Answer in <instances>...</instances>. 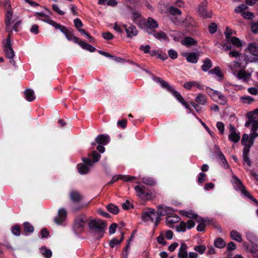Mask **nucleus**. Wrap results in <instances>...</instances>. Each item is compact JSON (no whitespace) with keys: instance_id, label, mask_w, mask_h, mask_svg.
Wrapping results in <instances>:
<instances>
[{"instance_id":"nucleus-28","label":"nucleus","mask_w":258,"mask_h":258,"mask_svg":"<svg viewBox=\"0 0 258 258\" xmlns=\"http://www.w3.org/2000/svg\"><path fill=\"white\" fill-rule=\"evenodd\" d=\"M100 154H99L96 151H93L91 154H89L88 155V157L91 159H92L91 162H92L93 164L94 163L97 162L100 158Z\"/></svg>"},{"instance_id":"nucleus-55","label":"nucleus","mask_w":258,"mask_h":258,"mask_svg":"<svg viewBox=\"0 0 258 258\" xmlns=\"http://www.w3.org/2000/svg\"><path fill=\"white\" fill-rule=\"evenodd\" d=\"M249 136L247 134H244L242 136L241 143L242 145L244 146V148H246L247 143H248Z\"/></svg>"},{"instance_id":"nucleus-38","label":"nucleus","mask_w":258,"mask_h":258,"mask_svg":"<svg viewBox=\"0 0 258 258\" xmlns=\"http://www.w3.org/2000/svg\"><path fill=\"white\" fill-rule=\"evenodd\" d=\"M153 35L157 39H163L164 40H166L167 39V36L166 34L164 32H163L161 31H158V32H156L155 31H153Z\"/></svg>"},{"instance_id":"nucleus-63","label":"nucleus","mask_w":258,"mask_h":258,"mask_svg":"<svg viewBox=\"0 0 258 258\" xmlns=\"http://www.w3.org/2000/svg\"><path fill=\"white\" fill-rule=\"evenodd\" d=\"M102 37L104 39L109 40H111L114 38V36L112 34L109 32H104L102 33Z\"/></svg>"},{"instance_id":"nucleus-1","label":"nucleus","mask_w":258,"mask_h":258,"mask_svg":"<svg viewBox=\"0 0 258 258\" xmlns=\"http://www.w3.org/2000/svg\"><path fill=\"white\" fill-rule=\"evenodd\" d=\"M90 232L98 238L103 237L107 224L105 221L99 219H91L88 222Z\"/></svg>"},{"instance_id":"nucleus-34","label":"nucleus","mask_w":258,"mask_h":258,"mask_svg":"<svg viewBox=\"0 0 258 258\" xmlns=\"http://www.w3.org/2000/svg\"><path fill=\"white\" fill-rule=\"evenodd\" d=\"M214 245L216 247H218L219 248H222L225 246L226 242L223 239H222L221 237H219L216 238L215 240Z\"/></svg>"},{"instance_id":"nucleus-46","label":"nucleus","mask_w":258,"mask_h":258,"mask_svg":"<svg viewBox=\"0 0 258 258\" xmlns=\"http://www.w3.org/2000/svg\"><path fill=\"white\" fill-rule=\"evenodd\" d=\"M133 19L134 22L137 24L140 25L141 23L142 19L141 15L138 13H134L133 14Z\"/></svg>"},{"instance_id":"nucleus-16","label":"nucleus","mask_w":258,"mask_h":258,"mask_svg":"<svg viewBox=\"0 0 258 258\" xmlns=\"http://www.w3.org/2000/svg\"><path fill=\"white\" fill-rule=\"evenodd\" d=\"M187 248V245L185 243H181L178 253V258H188Z\"/></svg>"},{"instance_id":"nucleus-40","label":"nucleus","mask_w":258,"mask_h":258,"mask_svg":"<svg viewBox=\"0 0 258 258\" xmlns=\"http://www.w3.org/2000/svg\"><path fill=\"white\" fill-rule=\"evenodd\" d=\"M106 208L109 212L113 214H117L119 212L118 208L113 204H110L107 206Z\"/></svg>"},{"instance_id":"nucleus-17","label":"nucleus","mask_w":258,"mask_h":258,"mask_svg":"<svg viewBox=\"0 0 258 258\" xmlns=\"http://www.w3.org/2000/svg\"><path fill=\"white\" fill-rule=\"evenodd\" d=\"M109 141V137L107 135H99L95 139V143H92L93 146L95 145L96 144L105 145Z\"/></svg>"},{"instance_id":"nucleus-3","label":"nucleus","mask_w":258,"mask_h":258,"mask_svg":"<svg viewBox=\"0 0 258 258\" xmlns=\"http://www.w3.org/2000/svg\"><path fill=\"white\" fill-rule=\"evenodd\" d=\"M84 163L79 164L78 169L80 173L87 174L89 171V168L93 166V163L89 158H83Z\"/></svg>"},{"instance_id":"nucleus-23","label":"nucleus","mask_w":258,"mask_h":258,"mask_svg":"<svg viewBox=\"0 0 258 258\" xmlns=\"http://www.w3.org/2000/svg\"><path fill=\"white\" fill-rule=\"evenodd\" d=\"M185 56L187 61L194 63L197 62L198 56L195 52L188 53Z\"/></svg>"},{"instance_id":"nucleus-58","label":"nucleus","mask_w":258,"mask_h":258,"mask_svg":"<svg viewBox=\"0 0 258 258\" xmlns=\"http://www.w3.org/2000/svg\"><path fill=\"white\" fill-rule=\"evenodd\" d=\"M56 29H58L62 32L64 35L69 31L65 26L61 25L59 24L56 23V25L54 26Z\"/></svg>"},{"instance_id":"nucleus-62","label":"nucleus","mask_w":258,"mask_h":258,"mask_svg":"<svg viewBox=\"0 0 258 258\" xmlns=\"http://www.w3.org/2000/svg\"><path fill=\"white\" fill-rule=\"evenodd\" d=\"M183 214L185 216L189 218L197 219V218H198V215H197L196 214L192 213L191 212H183Z\"/></svg>"},{"instance_id":"nucleus-8","label":"nucleus","mask_w":258,"mask_h":258,"mask_svg":"<svg viewBox=\"0 0 258 258\" xmlns=\"http://www.w3.org/2000/svg\"><path fill=\"white\" fill-rule=\"evenodd\" d=\"M67 215L66 210L63 208H61L58 210V216L54 218V222L57 224H61L65 221Z\"/></svg>"},{"instance_id":"nucleus-25","label":"nucleus","mask_w":258,"mask_h":258,"mask_svg":"<svg viewBox=\"0 0 258 258\" xmlns=\"http://www.w3.org/2000/svg\"><path fill=\"white\" fill-rule=\"evenodd\" d=\"M167 11L172 16H179L182 14L181 11L179 9L173 6H169L167 9Z\"/></svg>"},{"instance_id":"nucleus-4","label":"nucleus","mask_w":258,"mask_h":258,"mask_svg":"<svg viewBox=\"0 0 258 258\" xmlns=\"http://www.w3.org/2000/svg\"><path fill=\"white\" fill-rule=\"evenodd\" d=\"M87 221V217L85 215L77 216L74 221V228L75 229L83 228Z\"/></svg>"},{"instance_id":"nucleus-32","label":"nucleus","mask_w":258,"mask_h":258,"mask_svg":"<svg viewBox=\"0 0 258 258\" xmlns=\"http://www.w3.org/2000/svg\"><path fill=\"white\" fill-rule=\"evenodd\" d=\"M257 137H258V134L254 132H253V133L250 135L246 149H250V148L253 145L254 140Z\"/></svg>"},{"instance_id":"nucleus-53","label":"nucleus","mask_w":258,"mask_h":258,"mask_svg":"<svg viewBox=\"0 0 258 258\" xmlns=\"http://www.w3.org/2000/svg\"><path fill=\"white\" fill-rule=\"evenodd\" d=\"M206 247L205 245H197L194 247V250L201 254H203L206 251Z\"/></svg>"},{"instance_id":"nucleus-24","label":"nucleus","mask_w":258,"mask_h":258,"mask_svg":"<svg viewBox=\"0 0 258 258\" xmlns=\"http://www.w3.org/2000/svg\"><path fill=\"white\" fill-rule=\"evenodd\" d=\"M24 94L26 99L29 102H31L35 99L34 92L32 89H26L24 92Z\"/></svg>"},{"instance_id":"nucleus-13","label":"nucleus","mask_w":258,"mask_h":258,"mask_svg":"<svg viewBox=\"0 0 258 258\" xmlns=\"http://www.w3.org/2000/svg\"><path fill=\"white\" fill-rule=\"evenodd\" d=\"M199 14L204 18L212 17V13L211 11L207 9L206 5H200L198 10Z\"/></svg>"},{"instance_id":"nucleus-7","label":"nucleus","mask_w":258,"mask_h":258,"mask_svg":"<svg viewBox=\"0 0 258 258\" xmlns=\"http://www.w3.org/2000/svg\"><path fill=\"white\" fill-rule=\"evenodd\" d=\"M4 51L6 57L8 58H13L15 55V52L12 46V43H3Z\"/></svg>"},{"instance_id":"nucleus-45","label":"nucleus","mask_w":258,"mask_h":258,"mask_svg":"<svg viewBox=\"0 0 258 258\" xmlns=\"http://www.w3.org/2000/svg\"><path fill=\"white\" fill-rule=\"evenodd\" d=\"M147 24L150 28H156L158 27L157 22L151 18H148L147 20Z\"/></svg>"},{"instance_id":"nucleus-41","label":"nucleus","mask_w":258,"mask_h":258,"mask_svg":"<svg viewBox=\"0 0 258 258\" xmlns=\"http://www.w3.org/2000/svg\"><path fill=\"white\" fill-rule=\"evenodd\" d=\"M229 67L235 74L236 72V69H240L241 68V63L237 61H234L229 64Z\"/></svg>"},{"instance_id":"nucleus-48","label":"nucleus","mask_w":258,"mask_h":258,"mask_svg":"<svg viewBox=\"0 0 258 258\" xmlns=\"http://www.w3.org/2000/svg\"><path fill=\"white\" fill-rule=\"evenodd\" d=\"M186 229V223L184 221H181L179 225L177 226L176 230L177 232H185Z\"/></svg>"},{"instance_id":"nucleus-57","label":"nucleus","mask_w":258,"mask_h":258,"mask_svg":"<svg viewBox=\"0 0 258 258\" xmlns=\"http://www.w3.org/2000/svg\"><path fill=\"white\" fill-rule=\"evenodd\" d=\"M241 100L243 103L248 104L251 103L254 100L252 97L250 96L242 97H241Z\"/></svg>"},{"instance_id":"nucleus-15","label":"nucleus","mask_w":258,"mask_h":258,"mask_svg":"<svg viewBox=\"0 0 258 258\" xmlns=\"http://www.w3.org/2000/svg\"><path fill=\"white\" fill-rule=\"evenodd\" d=\"M173 212V210L169 207L160 206L158 207L157 214L159 216L168 215L172 214Z\"/></svg>"},{"instance_id":"nucleus-56","label":"nucleus","mask_w":258,"mask_h":258,"mask_svg":"<svg viewBox=\"0 0 258 258\" xmlns=\"http://www.w3.org/2000/svg\"><path fill=\"white\" fill-rule=\"evenodd\" d=\"M192 84L197 85V88L201 89L200 85L196 82H188L184 84L183 87L187 89H190L192 86Z\"/></svg>"},{"instance_id":"nucleus-37","label":"nucleus","mask_w":258,"mask_h":258,"mask_svg":"<svg viewBox=\"0 0 258 258\" xmlns=\"http://www.w3.org/2000/svg\"><path fill=\"white\" fill-rule=\"evenodd\" d=\"M142 181L148 185L153 186L156 184V182L154 179L150 177H145L142 178Z\"/></svg>"},{"instance_id":"nucleus-6","label":"nucleus","mask_w":258,"mask_h":258,"mask_svg":"<svg viewBox=\"0 0 258 258\" xmlns=\"http://www.w3.org/2000/svg\"><path fill=\"white\" fill-rule=\"evenodd\" d=\"M154 217H156L155 210L153 209H149L143 212L142 218L144 221L151 220L153 222Z\"/></svg>"},{"instance_id":"nucleus-51","label":"nucleus","mask_w":258,"mask_h":258,"mask_svg":"<svg viewBox=\"0 0 258 258\" xmlns=\"http://www.w3.org/2000/svg\"><path fill=\"white\" fill-rule=\"evenodd\" d=\"M119 179H121L124 181H130L136 179L137 178V177L135 176L126 175H119Z\"/></svg>"},{"instance_id":"nucleus-18","label":"nucleus","mask_w":258,"mask_h":258,"mask_svg":"<svg viewBox=\"0 0 258 258\" xmlns=\"http://www.w3.org/2000/svg\"><path fill=\"white\" fill-rule=\"evenodd\" d=\"M70 199L74 203H79L83 198V196L80 192L77 190H72L70 193Z\"/></svg>"},{"instance_id":"nucleus-27","label":"nucleus","mask_w":258,"mask_h":258,"mask_svg":"<svg viewBox=\"0 0 258 258\" xmlns=\"http://www.w3.org/2000/svg\"><path fill=\"white\" fill-rule=\"evenodd\" d=\"M65 36H66L67 38L71 41L73 40L75 43L79 44L80 41H81L79 38L73 35V31H71L69 30V31L66 34Z\"/></svg>"},{"instance_id":"nucleus-35","label":"nucleus","mask_w":258,"mask_h":258,"mask_svg":"<svg viewBox=\"0 0 258 258\" xmlns=\"http://www.w3.org/2000/svg\"><path fill=\"white\" fill-rule=\"evenodd\" d=\"M230 235L231 238L234 240L237 241L239 242L242 241V238L241 234L239 233L237 231L232 230L231 232Z\"/></svg>"},{"instance_id":"nucleus-50","label":"nucleus","mask_w":258,"mask_h":258,"mask_svg":"<svg viewBox=\"0 0 258 258\" xmlns=\"http://www.w3.org/2000/svg\"><path fill=\"white\" fill-rule=\"evenodd\" d=\"M248 7L246 5L242 4L241 5H239L237 6L234 10V12L236 13H241L242 14V12H244V11L247 9H248Z\"/></svg>"},{"instance_id":"nucleus-10","label":"nucleus","mask_w":258,"mask_h":258,"mask_svg":"<svg viewBox=\"0 0 258 258\" xmlns=\"http://www.w3.org/2000/svg\"><path fill=\"white\" fill-rule=\"evenodd\" d=\"M229 139L234 143H237L240 140L239 134L236 132L235 128L231 124L230 125Z\"/></svg>"},{"instance_id":"nucleus-36","label":"nucleus","mask_w":258,"mask_h":258,"mask_svg":"<svg viewBox=\"0 0 258 258\" xmlns=\"http://www.w3.org/2000/svg\"><path fill=\"white\" fill-rule=\"evenodd\" d=\"M124 238V233L121 232V237L120 240H118L116 238H113L110 240L109 242V245L111 247H114L115 245L119 244L123 240Z\"/></svg>"},{"instance_id":"nucleus-59","label":"nucleus","mask_w":258,"mask_h":258,"mask_svg":"<svg viewBox=\"0 0 258 258\" xmlns=\"http://www.w3.org/2000/svg\"><path fill=\"white\" fill-rule=\"evenodd\" d=\"M217 25L215 23H212L209 26V32L211 34L215 33L217 31Z\"/></svg>"},{"instance_id":"nucleus-61","label":"nucleus","mask_w":258,"mask_h":258,"mask_svg":"<svg viewBox=\"0 0 258 258\" xmlns=\"http://www.w3.org/2000/svg\"><path fill=\"white\" fill-rule=\"evenodd\" d=\"M157 240L159 243L162 244L163 245H165L167 244V242L164 239L163 233H161L160 235L157 238Z\"/></svg>"},{"instance_id":"nucleus-42","label":"nucleus","mask_w":258,"mask_h":258,"mask_svg":"<svg viewBox=\"0 0 258 258\" xmlns=\"http://www.w3.org/2000/svg\"><path fill=\"white\" fill-rule=\"evenodd\" d=\"M196 220L200 222V224L198 225L197 227V230L198 231H204L205 227V224L204 222L205 220H204L203 219H202L201 217H200L199 219H198V218Z\"/></svg>"},{"instance_id":"nucleus-44","label":"nucleus","mask_w":258,"mask_h":258,"mask_svg":"<svg viewBox=\"0 0 258 258\" xmlns=\"http://www.w3.org/2000/svg\"><path fill=\"white\" fill-rule=\"evenodd\" d=\"M24 231L25 233H32L34 231L33 226L29 222H25L23 223Z\"/></svg>"},{"instance_id":"nucleus-60","label":"nucleus","mask_w":258,"mask_h":258,"mask_svg":"<svg viewBox=\"0 0 258 258\" xmlns=\"http://www.w3.org/2000/svg\"><path fill=\"white\" fill-rule=\"evenodd\" d=\"M241 15L245 18L247 19H252L254 17L253 13L250 12H242Z\"/></svg>"},{"instance_id":"nucleus-9","label":"nucleus","mask_w":258,"mask_h":258,"mask_svg":"<svg viewBox=\"0 0 258 258\" xmlns=\"http://www.w3.org/2000/svg\"><path fill=\"white\" fill-rule=\"evenodd\" d=\"M13 16V12L10 8L7 11L6 14V18L5 20L6 30L8 32H12V29L11 27V20Z\"/></svg>"},{"instance_id":"nucleus-20","label":"nucleus","mask_w":258,"mask_h":258,"mask_svg":"<svg viewBox=\"0 0 258 258\" xmlns=\"http://www.w3.org/2000/svg\"><path fill=\"white\" fill-rule=\"evenodd\" d=\"M239 79H242L244 81H247L250 79V74L247 73L245 71L241 70L236 75Z\"/></svg>"},{"instance_id":"nucleus-22","label":"nucleus","mask_w":258,"mask_h":258,"mask_svg":"<svg viewBox=\"0 0 258 258\" xmlns=\"http://www.w3.org/2000/svg\"><path fill=\"white\" fill-rule=\"evenodd\" d=\"M195 101L199 105H205L207 103V98L205 95L199 94L196 97Z\"/></svg>"},{"instance_id":"nucleus-21","label":"nucleus","mask_w":258,"mask_h":258,"mask_svg":"<svg viewBox=\"0 0 258 258\" xmlns=\"http://www.w3.org/2000/svg\"><path fill=\"white\" fill-rule=\"evenodd\" d=\"M247 49L253 55H258V44L255 43H250L248 44Z\"/></svg>"},{"instance_id":"nucleus-26","label":"nucleus","mask_w":258,"mask_h":258,"mask_svg":"<svg viewBox=\"0 0 258 258\" xmlns=\"http://www.w3.org/2000/svg\"><path fill=\"white\" fill-rule=\"evenodd\" d=\"M249 152V149H246V148H243V155H242L243 160L246 163L247 165L250 167L251 166V162L250 160V158L248 157V156Z\"/></svg>"},{"instance_id":"nucleus-5","label":"nucleus","mask_w":258,"mask_h":258,"mask_svg":"<svg viewBox=\"0 0 258 258\" xmlns=\"http://www.w3.org/2000/svg\"><path fill=\"white\" fill-rule=\"evenodd\" d=\"M135 190L137 192L138 196L143 200L147 199L150 196L144 186L136 185L135 187Z\"/></svg>"},{"instance_id":"nucleus-52","label":"nucleus","mask_w":258,"mask_h":258,"mask_svg":"<svg viewBox=\"0 0 258 258\" xmlns=\"http://www.w3.org/2000/svg\"><path fill=\"white\" fill-rule=\"evenodd\" d=\"M12 232L16 236H19L21 233L20 227L19 225H15L12 227Z\"/></svg>"},{"instance_id":"nucleus-14","label":"nucleus","mask_w":258,"mask_h":258,"mask_svg":"<svg viewBox=\"0 0 258 258\" xmlns=\"http://www.w3.org/2000/svg\"><path fill=\"white\" fill-rule=\"evenodd\" d=\"M214 151L215 153L219 157V158L222 161V163L224 164V167L227 168L228 167V164L226 160V158L221 152L220 148L218 146L215 145L214 146Z\"/></svg>"},{"instance_id":"nucleus-19","label":"nucleus","mask_w":258,"mask_h":258,"mask_svg":"<svg viewBox=\"0 0 258 258\" xmlns=\"http://www.w3.org/2000/svg\"><path fill=\"white\" fill-rule=\"evenodd\" d=\"M234 178L235 179V183L237 185L238 188L240 190L241 192L246 197L250 196V194L247 190H246L241 180L236 176H234Z\"/></svg>"},{"instance_id":"nucleus-33","label":"nucleus","mask_w":258,"mask_h":258,"mask_svg":"<svg viewBox=\"0 0 258 258\" xmlns=\"http://www.w3.org/2000/svg\"><path fill=\"white\" fill-rule=\"evenodd\" d=\"M206 92L215 101H217V96L220 92L215 91L210 88H206Z\"/></svg>"},{"instance_id":"nucleus-30","label":"nucleus","mask_w":258,"mask_h":258,"mask_svg":"<svg viewBox=\"0 0 258 258\" xmlns=\"http://www.w3.org/2000/svg\"><path fill=\"white\" fill-rule=\"evenodd\" d=\"M197 41L191 37H186L183 41H182V44L186 46L191 45H195L197 44Z\"/></svg>"},{"instance_id":"nucleus-47","label":"nucleus","mask_w":258,"mask_h":258,"mask_svg":"<svg viewBox=\"0 0 258 258\" xmlns=\"http://www.w3.org/2000/svg\"><path fill=\"white\" fill-rule=\"evenodd\" d=\"M209 72L212 74L217 75L219 77H223V74L221 71V69L218 67H215V68L211 70Z\"/></svg>"},{"instance_id":"nucleus-29","label":"nucleus","mask_w":258,"mask_h":258,"mask_svg":"<svg viewBox=\"0 0 258 258\" xmlns=\"http://www.w3.org/2000/svg\"><path fill=\"white\" fill-rule=\"evenodd\" d=\"M79 44L82 48L86 49L90 52H94L96 50L95 48L92 46L91 45L89 44L82 40L80 41Z\"/></svg>"},{"instance_id":"nucleus-12","label":"nucleus","mask_w":258,"mask_h":258,"mask_svg":"<svg viewBox=\"0 0 258 258\" xmlns=\"http://www.w3.org/2000/svg\"><path fill=\"white\" fill-rule=\"evenodd\" d=\"M180 221V218L176 215L168 216L166 218V223L169 227L173 228V224L179 222Z\"/></svg>"},{"instance_id":"nucleus-54","label":"nucleus","mask_w":258,"mask_h":258,"mask_svg":"<svg viewBox=\"0 0 258 258\" xmlns=\"http://www.w3.org/2000/svg\"><path fill=\"white\" fill-rule=\"evenodd\" d=\"M41 253L46 258H50L52 255L51 251L46 248L41 249Z\"/></svg>"},{"instance_id":"nucleus-49","label":"nucleus","mask_w":258,"mask_h":258,"mask_svg":"<svg viewBox=\"0 0 258 258\" xmlns=\"http://www.w3.org/2000/svg\"><path fill=\"white\" fill-rule=\"evenodd\" d=\"M219 103L222 105H225L227 102V99L225 96L222 95L220 92L217 96V101Z\"/></svg>"},{"instance_id":"nucleus-31","label":"nucleus","mask_w":258,"mask_h":258,"mask_svg":"<svg viewBox=\"0 0 258 258\" xmlns=\"http://www.w3.org/2000/svg\"><path fill=\"white\" fill-rule=\"evenodd\" d=\"M212 67L211 60L209 58H206L204 61V63L202 66V69L203 71L206 72L208 71Z\"/></svg>"},{"instance_id":"nucleus-64","label":"nucleus","mask_w":258,"mask_h":258,"mask_svg":"<svg viewBox=\"0 0 258 258\" xmlns=\"http://www.w3.org/2000/svg\"><path fill=\"white\" fill-rule=\"evenodd\" d=\"M74 22L75 26L77 30L80 29L83 26V23L79 19L76 18L74 20Z\"/></svg>"},{"instance_id":"nucleus-39","label":"nucleus","mask_w":258,"mask_h":258,"mask_svg":"<svg viewBox=\"0 0 258 258\" xmlns=\"http://www.w3.org/2000/svg\"><path fill=\"white\" fill-rule=\"evenodd\" d=\"M228 41L230 42L233 45L237 47H239L242 46L240 40L236 37H232L228 40Z\"/></svg>"},{"instance_id":"nucleus-2","label":"nucleus","mask_w":258,"mask_h":258,"mask_svg":"<svg viewBox=\"0 0 258 258\" xmlns=\"http://www.w3.org/2000/svg\"><path fill=\"white\" fill-rule=\"evenodd\" d=\"M154 80L159 83L163 88L166 89L168 91L171 92L176 99L180 103L184 100L179 92L170 86L167 82L165 81L161 78L154 77Z\"/></svg>"},{"instance_id":"nucleus-11","label":"nucleus","mask_w":258,"mask_h":258,"mask_svg":"<svg viewBox=\"0 0 258 258\" xmlns=\"http://www.w3.org/2000/svg\"><path fill=\"white\" fill-rule=\"evenodd\" d=\"M123 27L125 29L127 36L129 38H132L138 34V30L134 26L130 25L127 26L126 25H123Z\"/></svg>"},{"instance_id":"nucleus-43","label":"nucleus","mask_w":258,"mask_h":258,"mask_svg":"<svg viewBox=\"0 0 258 258\" xmlns=\"http://www.w3.org/2000/svg\"><path fill=\"white\" fill-rule=\"evenodd\" d=\"M251 122L252 124L251 127L252 131L255 132L258 128V117L256 116H252L251 119Z\"/></svg>"}]
</instances>
